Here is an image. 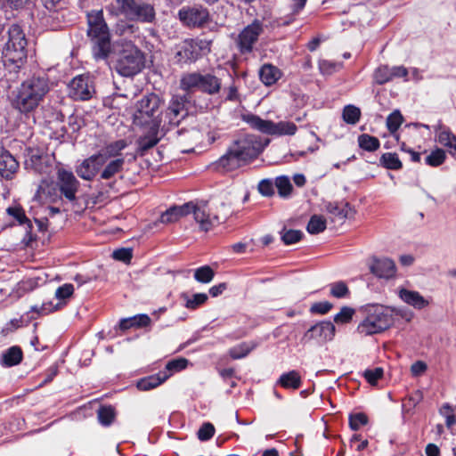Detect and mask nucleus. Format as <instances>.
Wrapping results in <instances>:
<instances>
[{"mask_svg": "<svg viewBox=\"0 0 456 456\" xmlns=\"http://www.w3.org/2000/svg\"><path fill=\"white\" fill-rule=\"evenodd\" d=\"M128 146L126 140L119 139L106 144L97 153L85 159L77 167V175L92 181L97 175L100 180H110L124 170L126 158L122 153Z\"/></svg>", "mask_w": 456, "mask_h": 456, "instance_id": "1", "label": "nucleus"}, {"mask_svg": "<svg viewBox=\"0 0 456 456\" xmlns=\"http://www.w3.org/2000/svg\"><path fill=\"white\" fill-rule=\"evenodd\" d=\"M50 90L49 79L45 74H34L26 78L10 94L12 107L21 114L33 112Z\"/></svg>", "mask_w": 456, "mask_h": 456, "instance_id": "2", "label": "nucleus"}, {"mask_svg": "<svg viewBox=\"0 0 456 456\" xmlns=\"http://www.w3.org/2000/svg\"><path fill=\"white\" fill-rule=\"evenodd\" d=\"M87 37L91 43L92 54L99 61H106L112 53L111 35L104 20L102 10L87 12Z\"/></svg>", "mask_w": 456, "mask_h": 456, "instance_id": "3", "label": "nucleus"}, {"mask_svg": "<svg viewBox=\"0 0 456 456\" xmlns=\"http://www.w3.org/2000/svg\"><path fill=\"white\" fill-rule=\"evenodd\" d=\"M7 33L8 41L3 49V61L5 67L18 70L27 61L28 40L18 24L10 26Z\"/></svg>", "mask_w": 456, "mask_h": 456, "instance_id": "4", "label": "nucleus"}, {"mask_svg": "<svg viewBox=\"0 0 456 456\" xmlns=\"http://www.w3.org/2000/svg\"><path fill=\"white\" fill-rule=\"evenodd\" d=\"M162 99L155 93H147L136 102L133 123L137 126H154L160 127Z\"/></svg>", "mask_w": 456, "mask_h": 456, "instance_id": "5", "label": "nucleus"}, {"mask_svg": "<svg viewBox=\"0 0 456 456\" xmlns=\"http://www.w3.org/2000/svg\"><path fill=\"white\" fill-rule=\"evenodd\" d=\"M363 320L357 326V332L362 336L379 334L394 323L390 310L382 305H370L363 308Z\"/></svg>", "mask_w": 456, "mask_h": 456, "instance_id": "6", "label": "nucleus"}, {"mask_svg": "<svg viewBox=\"0 0 456 456\" xmlns=\"http://www.w3.org/2000/svg\"><path fill=\"white\" fill-rule=\"evenodd\" d=\"M179 87L186 93L199 91L208 95H216L222 89V79L212 72H187L182 75Z\"/></svg>", "mask_w": 456, "mask_h": 456, "instance_id": "7", "label": "nucleus"}, {"mask_svg": "<svg viewBox=\"0 0 456 456\" xmlns=\"http://www.w3.org/2000/svg\"><path fill=\"white\" fill-rule=\"evenodd\" d=\"M211 44V40L199 37L184 39L174 47V62L180 67L195 63L210 53Z\"/></svg>", "mask_w": 456, "mask_h": 456, "instance_id": "8", "label": "nucleus"}, {"mask_svg": "<svg viewBox=\"0 0 456 456\" xmlns=\"http://www.w3.org/2000/svg\"><path fill=\"white\" fill-rule=\"evenodd\" d=\"M144 67V54L134 45H126L118 53L115 63L118 74L126 77L137 75Z\"/></svg>", "mask_w": 456, "mask_h": 456, "instance_id": "9", "label": "nucleus"}, {"mask_svg": "<svg viewBox=\"0 0 456 456\" xmlns=\"http://www.w3.org/2000/svg\"><path fill=\"white\" fill-rule=\"evenodd\" d=\"M121 14L129 20L152 23L156 19V12L151 4L142 0H116Z\"/></svg>", "mask_w": 456, "mask_h": 456, "instance_id": "10", "label": "nucleus"}, {"mask_svg": "<svg viewBox=\"0 0 456 456\" xmlns=\"http://www.w3.org/2000/svg\"><path fill=\"white\" fill-rule=\"evenodd\" d=\"M265 145L266 143L263 144L256 135L247 134L235 141L232 148L241 163L257 158Z\"/></svg>", "mask_w": 456, "mask_h": 456, "instance_id": "11", "label": "nucleus"}, {"mask_svg": "<svg viewBox=\"0 0 456 456\" xmlns=\"http://www.w3.org/2000/svg\"><path fill=\"white\" fill-rule=\"evenodd\" d=\"M178 19L187 28H203L210 21L208 8L201 4L183 6L178 11Z\"/></svg>", "mask_w": 456, "mask_h": 456, "instance_id": "12", "label": "nucleus"}, {"mask_svg": "<svg viewBox=\"0 0 456 456\" xmlns=\"http://www.w3.org/2000/svg\"><path fill=\"white\" fill-rule=\"evenodd\" d=\"M336 334V327L330 321H321L312 325L302 336L303 344L323 345L331 341Z\"/></svg>", "mask_w": 456, "mask_h": 456, "instance_id": "13", "label": "nucleus"}, {"mask_svg": "<svg viewBox=\"0 0 456 456\" xmlns=\"http://www.w3.org/2000/svg\"><path fill=\"white\" fill-rule=\"evenodd\" d=\"M264 32L263 22L255 20L246 26L238 35L236 45L241 54H249L254 50V45L258 41L259 36Z\"/></svg>", "mask_w": 456, "mask_h": 456, "instance_id": "14", "label": "nucleus"}, {"mask_svg": "<svg viewBox=\"0 0 456 456\" xmlns=\"http://www.w3.org/2000/svg\"><path fill=\"white\" fill-rule=\"evenodd\" d=\"M80 183L74 174L65 168H59L56 176V187L60 194L69 202L76 200V194L78 191Z\"/></svg>", "mask_w": 456, "mask_h": 456, "instance_id": "15", "label": "nucleus"}, {"mask_svg": "<svg viewBox=\"0 0 456 456\" xmlns=\"http://www.w3.org/2000/svg\"><path fill=\"white\" fill-rule=\"evenodd\" d=\"M94 93L93 80L87 75L75 77L69 85V94L76 101L90 100Z\"/></svg>", "mask_w": 456, "mask_h": 456, "instance_id": "16", "label": "nucleus"}, {"mask_svg": "<svg viewBox=\"0 0 456 456\" xmlns=\"http://www.w3.org/2000/svg\"><path fill=\"white\" fill-rule=\"evenodd\" d=\"M189 103L187 94H175L172 96L165 118L170 126H178L188 114L186 105Z\"/></svg>", "mask_w": 456, "mask_h": 456, "instance_id": "17", "label": "nucleus"}, {"mask_svg": "<svg viewBox=\"0 0 456 456\" xmlns=\"http://www.w3.org/2000/svg\"><path fill=\"white\" fill-rule=\"evenodd\" d=\"M47 11L44 12L41 22L51 30H57L61 27L63 15L59 11V4L62 0H40Z\"/></svg>", "mask_w": 456, "mask_h": 456, "instance_id": "18", "label": "nucleus"}, {"mask_svg": "<svg viewBox=\"0 0 456 456\" xmlns=\"http://www.w3.org/2000/svg\"><path fill=\"white\" fill-rule=\"evenodd\" d=\"M370 271L379 279L390 280L396 274V266L390 258L373 257L370 265Z\"/></svg>", "mask_w": 456, "mask_h": 456, "instance_id": "19", "label": "nucleus"}, {"mask_svg": "<svg viewBox=\"0 0 456 456\" xmlns=\"http://www.w3.org/2000/svg\"><path fill=\"white\" fill-rule=\"evenodd\" d=\"M240 166V161L231 146L223 156L211 163L209 167L218 173H227L235 170Z\"/></svg>", "mask_w": 456, "mask_h": 456, "instance_id": "20", "label": "nucleus"}, {"mask_svg": "<svg viewBox=\"0 0 456 456\" xmlns=\"http://www.w3.org/2000/svg\"><path fill=\"white\" fill-rule=\"evenodd\" d=\"M195 221L200 224V230L208 232L213 226L220 223L219 217L216 215H210L207 211V206H196L193 211Z\"/></svg>", "mask_w": 456, "mask_h": 456, "instance_id": "21", "label": "nucleus"}, {"mask_svg": "<svg viewBox=\"0 0 456 456\" xmlns=\"http://www.w3.org/2000/svg\"><path fill=\"white\" fill-rule=\"evenodd\" d=\"M398 297L403 302L417 310H422L429 305V301L419 291L401 288L398 289Z\"/></svg>", "mask_w": 456, "mask_h": 456, "instance_id": "22", "label": "nucleus"}, {"mask_svg": "<svg viewBox=\"0 0 456 456\" xmlns=\"http://www.w3.org/2000/svg\"><path fill=\"white\" fill-rule=\"evenodd\" d=\"M19 168V162L16 159L6 150L1 149L0 151V175L6 178H12V175L16 173Z\"/></svg>", "mask_w": 456, "mask_h": 456, "instance_id": "23", "label": "nucleus"}, {"mask_svg": "<svg viewBox=\"0 0 456 456\" xmlns=\"http://www.w3.org/2000/svg\"><path fill=\"white\" fill-rule=\"evenodd\" d=\"M325 211L330 215L331 221H345L352 210L351 206L347 202H327L324 205Z\"/></svg>", "mask_w": 456, "mask_h": 456, "instance_id": "24", "label": "nucleus"}, {"mask_svg": "<svg viewBox=\"0 0 456 456\" xmlns=\"http://www.w3.org/2000/svg\"><path fill=\"white\" fill-rule=\"evenodd\" d=\"M23 352L19 346H12L4 350L0 356V364L4 368L16 366L21 362Z\"/></svg>", "mask_w": 456, "mask_h": 456, "instance_id": "25", "label": "nucleus"}, {"mask_svg": "<svg viewBox=\"0 0 456 456\" xmlns=\"http://www.w3.org/2000/svg\"><path fill=\"white\" fill-rule=\"evenodd\" d=\"M170 377L167 371H159L157 374L140 379L136 383V387L140 391H149L161 385Z\"/></svg>", "mask_w": 456, "mask_h": 456, "instance_id": "26", "label": "nucleus"}, {"mask_svg": "<svg viewBox=\"0 0 456 456\" xmlns=\"http://www.w3.org/2000/svg\"><path fill=\"white\" fill-rule=\"evenodd\" d=\"M285 389L297 390L302 386V378L297 370L282 373L275 383Z\"/></svg>", "mask_w": 456, "mask_h": 456, "instance_id": "27", "label": "nucleus"}, {"mask_svg": "<svg viewBox=\"0 0 456 456\" xmlns=\"http://www.w3.org/2000/svg\"><path fill=\"white\" fill-rule=\"evenodd\" d=\"M281 76V70L272 64H264L259 70V77L267 86L274 85Z\"/></svg>", "mask_w": 456, "mask_h": 456, "instance_id": "28", "label": "nucleus"}, {"mask_svg": "<svg viewBox=\"0 0 456 456\" xmlns=\"http://www.w3.org/2000/svg\"><path fill=\"white\" fill-rule=\"evenodd\" d=\"M243 120L248 124L253 129L261 133L270 134L272 120H265L255 114H248L243 117Z\"/></svg>", "mask_w": 456, "mask_h": 456, "instance_id": "29", "label": "nucleus"}, {"mask_svg": "<svg viewBox=\"0 0 456 456\" xmlns=\"http://www.w3.org/2000/svg\"><path fill=\"white\" fill-rule=\"evenodd\" d=\"M145 127H148V133L138 140L139 147L143 151L154 147L159 141L158 137L159 127L156 129H154V126H146Z\"/></svg>", "mask_w": 456, "mask_h": 456, "instance_id": "30", "label": "nucleus"}, {"mask_svg": "<svg viewBox=\"0 0 456 456\" xmlns=\"http://www.w3.org/2000/svg\"><path fill=\"white\" fill-rule=\"evenodd\" d=\"M297 126L293 122L280 121L275 123L272 121L270 135H294L297 133Z\"/></svg>", "mask_w": 456, "mask_h": 456, "instance_id": "31", "label": "nucleus"}, {"mask_svg": "<svg viewBox=\"0 0 456 456\" xmlns=\"http://www.w3.org/2000/svg\"><path fill=\"white\" fill-rule=\"evenodd\" d=\"M359 147L366 151L372 152L380 147L379 140L368 134H362L358 136Z\"/></svg>", "mask_w": 456, "mask_h": 456, "instance_id": "32", "label": "nucleus"}, {"mask_svg": "<svg viewBox=\"0 0 456 456\" xmlns=\"http://www.w3.org/2000/svg\"><path fill=\"white\" fill-rule=\"evenodd\" d=\"M327 221L324 216L321 215H314L306 225V231L310 234H319L325 231Z\"/></svg>", "mask_w": 456, "mask_h": 456, "instance_id": "33", "label": "nucleus"}, {"mask_svg": "<svg viewBox=\"0 0 456 456\" xmlns=\"http://www.w3.org/2000/svg\"><path fill=\"white\" fill-rule=\"evenodd\" d=\"M115 408L111 405L101 406L97 411V418L102 426H110L115 419Z\"/></svg>", "mask_w": 456, "mask_h": 456, "instance_id": "34", "label": "nucleus"}, {"mask_svg": "<svg viewBox=\"0 0 456 456\" xmlns=\"http://www.w3.org/2000/svg\"><path fill=\"white\" fill-rule=\"evenodd\" d=\"M380 165L389 170H399L403 165L399 157L395 152L383 153L379 159Z\"/></svg>", "mask_w": 456, "mask_h": 456, "instance_id": "35", "label": "nucleus"}, {"mask_svg": "<svg viewBox=\"0 0 456 456\" xmlns=\"http://www.w3.org/2000/svg\"><path fill=\"white\" fill-rule=\"evenodd\" d=\"M256 344L254 342H243L240 345H237L230 349V356L232 359H241L247 356L255 347Z\"/></svg>", "mask_w": 456, "mask_h": 456, "instance_id": "36", "label": "nucleus"}, {"mask_svg": "<svg viewBox=\"0 0 456 456\" xmlns=\"http://www.w3.org/2000/svg\"><path fill=\"white\" fill-rule=\"evenodd\" d=\"M343 120L349 125H355L361 118V110L352 104L344 107L342 111Z\"/></svg>", "mask_w": 456, "mask_h": 456, "instance_id": "37", "label": "nucleus"}, {"mask_svg": "<svg viewBox=\"0 0 456 456\" xmlns=\"http://www.w3.org/2000/svg\"><path fill=\"white\" fill-rule=\"evenodd\" d=\"M182 297L185 300L184 306L188 309H196L208 300V297L206 293H196L191 297L187 294H183Z\"/></svg>", "mask_w": 456, "mask_h": 456, "instance_id": "38", "label": "nucleus"}, {"mask_svg": "<svg viewBox=\"0 0 456 456\" xmlns=\"http://www.w3.org/2000/svg\"><path fill=\"white\" fill-rule=\"evenodd\" d=\"M392 79L391 69L387 65L378 67L373 73V81L377 85H384Z\"/></svg>", "mask_w": 456, "mask_h": 456, "instance_id": "39", "label": "nucleus"}, {"mask_svg": "<svg viewBox=\"0 0 456 456\" xmlns=\"http://www.w3.org/2000/svg\"><path fill=\"white\" fill-rule=\"evenodd\" d=\"M446 159L445 151L443 149L436 148L432 151L425 159V163L430 167H439Z\"/></svg>", "mask_w": 456, "mask_h": 456, "instance_id": "40", "label": "nucleus"}, {"mask_svg": "<svg viewBox=\"0 0 456 456\" xmlns=\"http://www.w3.org/2000/svg\"><path fill=\"white\" fill-rule=\"evenodd\" d=\"M275 186L281 197L286 198L290 195L293 186L288 176L281 175L275 179Z\"/></svg>", "mask_w": 456, "mask_h": 456, "instance_id": "41", "label": "nucleus"}, {"mask_svg": "<svg viewBox=\"0 0 456 456\" xmlns=\"http://www.w3.org/2000/svg\"><path fill=\"white\" fill-rule=\"evenodd\" d=\"M25 168L28 170H32L35 173L41 174L44 172V164L42 157L38 154H31L28 159H26Z\"/></svg>", "mask_w": 456, "mask_h": 456, "instance_id": "42", "label": "nucleus"}, {"mask_svg": "<svg viewBox=\"0 0 456 456\" xmlns=\"http://www.w3.org/2000/svg\"><path fill=\"white\" fill-rule=\"evenodd\" d=\"M215 276L213 269L208 265H203L194 271V279L201 283L210 282Z\"/></svg>", "mask_w": 456, "mask_h": 456, "instance_id": "43", "label": "nucleus"}, {"mask_svg": "<svg viewBox=\"0 0 456 456\" xmlns=\"http://www.w3.org/2000/svg\"><path fill=\"white\" fill-rule=\"evenodd\" d=\"M84 125V120L78 115L71 114L68 118L67 126L62 127V131L65 134H76Z\"/></svg>", "mask_w": 456, "mask_h": 456, "instance_id": "44", "label": "nucleus"}, {"mask_svg": "<svg viewBox=\"0 0 456 456\" xmlns=\"http://www.w3.org/2000/svg\"><path fill=\"white\" fill-rule=\"evenodd\" d=\"M303 236H304V233L299 230L283 229L281 232V240L286 245H291V244L298 242L302 239Z\"/></svg>", "mask_w": 456, "mask_h": 456, "instance_id": "45", "label": "nucleus"}, {"mask_svg": "<svg viewBox=\"0 0 456 456\" xmlns=\"http://www.w3.org/2000/svg\"><path fill=\"white\" fill-rule=\"evenodd\" d=\"M403 118L399 110H394L387 118V127L391 134L395 133L402 125Z\"/></svg>", "mask_w": 456, "mask_h": 456, "instance_id": "46", "label": "nucleus"}, {"mask_svg": "<svg viewBox=\"0 0 456 456\" xmlns=\"http://www.w3.org/2000/svg\"><path fill=\"white\" fill-rule=\"evenodd\" d=\"M188 364L189 361L186 358L180 357L177 359H173L167 362L164 371H167V373H170L171 376L174 372L184 370L188 366Z\"/></svg>", "mask_w": 456, "mask_h": 456, "instance_id": "47", "label": "nucleus"}, {"mask_svg": "<svg viewBox=\"0 0 456 456\" xmlns=\"http://www.w3.org/2000/svg\"><path fill=\"white\" fill-rule=\"evenodd\" d=\"M216 429L212 423L204 422L197 432V437L201 442L210 440L215 435Z\"/></svg>", "mask_w": 456, "mask_h": 456, "instance_id": "48", "label": "nucleus"}, {"mask_svg": "<svg viewBox=\"0 0 456 456\" xmlns=\"http://www.w3.org/2000/svg\"><path fill=\"white\" fill-rule=\"evenodd\" d=\"M384 375V370L381 367H376L374 369H367L363 371L362 376L367 380V382L374 386L377 384L378 380L380 379Z\"/></svg>", "mask_w": 456, "mask_h": 456, "instance_id": "49", "label": "nucleus"}, {"mask_svg": "<svg viewBox=\"0 0 456 456\" xmlns=\"http://www.w3.org/2000/svg\"><path fill=\"white\" fill-rule=\"evenodd\" d=\"M330 287V295L336 298H343L349 294V289L344 281L333 282Z\"/></svg>", "mask_w": 456, "mask_h": 456, "instance_id": "50", "label": "nucleus"}, {"mask_svg": "<svg viewBox=\"0 0 456 456\" xmlns=\"http://www.w3.org/2000/svg\"><path fill=\"white\" fill-rule=\"evenodd\" d=\"M6 213L13 217L17 224H23L28 221L24 209L20 206H11L6 208Z\"/></svg>", "mask_w": 456, "mask_h": 456, "instance_id": "51", "label": "nucleus"}, {"mask_svg": "<svg viewBox=\"0 0 456 456\" xmlns=\"http://www.w3.org/2000/svg\"><path fill=\"white\" fill-rule=\"evenodd\" d=\"M368 423V417L363 412H357L349 415V427L353 430H358Z\"/></svg>", "mask_w": 456, "mask_h": 456, "instance_id": "52", "label": "nucleus"}, {"mask_svg": "<svg viewBox=\"0 0 456 456\" xmlns=\"http://www.w3.org/2000/svg\"><path fill=\"white\" fill-rule=\"evenodd\" d=\"M354 314V310L349 306H343L339 313L335 314L334 316V322L336 323H348L351 322L353 315Z\"/></svg>", "mask_w": 456, "mask_h": 456, "instance_id": "53", "label": "nucleus"}, {"mask_svg": "<svg viewBox=\"0 0 456 456\" xmlns=\"http://www.w3.org/2000/svg\"><path fill=\"white\" fill-rule=\"evenodd\" d=\"M112 257L115 260L125 264L130 263L133 257V249L131 248H120L113 251Z\"/></svg>", "mask_w": 456, "mask_h": 456, "instance_id": "54", "label": "nucleus"}, {"mask_svg": "<svg viewBox=\"0 0 456 456\" xmlns=\"http://www.w3.org/2000/svg\"><path fill=\"white\" fill-rule=\"evenodd\" d=\"M341 67V64L338 62L323 60L319 63V69L322 74L323 75H331L334 72L338 71Z\"/></svg>", "mask_w": 456, "mask_h": 456, "instance_id": "55", "label": "nucleus"}, {"mask_svg": "<svg viewBox=\"0 0 456 456\" xmlns=\"http://www.w3.org/2000/svg\"><path fill=\"white\" fill-rule=\"evenodd\" d=\"M333 307V305L329 301H321L313 304L310 307V313L313 314H326Z\"/></svg>", "mask_w": 456, "mask_h": 456, "instance_id": "56", "label": "nucleus"}, {"mask_svg": "<svg viewBox=\"0 0 456 456\" xmlns=\"http://www.w3.org/2000/svg\"><path fill=\"white\" fill-rule=\"evenodd\" d=\"M456 138V135L453 134L448 129L441 130L436 134V141L445 148H448L453 142V139Z\"/></svg>", "mask_w": 456, "mask_h": 456, "instance_id": "57", "label": "nucleus"}, {"mask_svg": "<svg viewBox=\"0 0 456 456\" xmlns=\"http://www.w3.org/2000/svg\"><path fill=\"white\" fill-rule=\"evenodd\" d=\"M258 191L265 197H270L274 194V185L272 180L263 179L258 183Z\"/></svg>", "mask_w": 456, "mask_h": 456, "instance_id": "58", "label": "nucleus"}, {"mask_svg": "<svg viewBox=\"0 0 456 456\" xmlns=\"http://www.w3.org/2000/svg\"><path fill=\"white\" fill-rule=\"evenodd\" d=\"M74 292V287L70 283H65L60 286L55 291V297L59 300H64L72 296Z\"/></svg>", "mask_w": 456, "mask_h": 456, "instance_id": "59", "label": "nucleus"}, {"mask_svg": "<svg viewBox=\"0 0 456 456\" xmlns=\"http://www.w3.org/2000/svg\"><path fill=\"white\" fill-rule=\"evenodd\" d=\"M177 210L178 208H175V206L169 208L161 214L159 221L162 224H169L176 221L180 217Z\"/></svg>", "mask_w": 456, "mask_h": 456, "instance_id": "60", "label": "nucleus"}, {"mask_svg": "<svg viewBox=\"0 0 456 456\" xmlns=\"http://www.w3.org/2000/svg\"><path fill=\"white\" fill-rule=\"evenodd\" d=\"M225 91L227 93L224 98L225 101L234 102L240 101L238 87L234 83L231 84L227 88H225Z\"/></svg>", "mask_w": 456, "mask_h": 456, "instance_id": "61", "label": "nucleus"}, {"mask_svg": "<svg viewBox=\"0 0 456 456\" xmlns=\"http://www.w3.org/2000/svg\"><path fill=\"white\" fill-rule=\"evenodd\" d=\"M406 400L411 408H415L423 400V393L419 389L415 390L407 396Z\"/></svg>", "mask_w": 456, "mask_h": 456, "instance_id": "62", "label": "nucleus"}, {"mask_svg": "<svg viewBox=\"0 0 456 456\" xmlns=\"http://www.w3.org/2000/svg\"><path fill=\"white\" fill-rule=\"evenodd\" d=\"M134 318L135 328L147 327L151 323V318L148 314H141L133 316Z\"/></svg>", "mask_w": 456, "mask_h": 456, "instance_id": "63", "label": "nucleus"}, {"mask_svg": "<svg viewBox=\"0 0 456 456\" xmlns=\"http://www.w3.org/2000/svg\"><path fill=\"white\" fill-rule=\"evenodd\" d=\"M428 369L427 364L422 361H417L411 366V371L413 376H419Z\"/></svg>", "mask_w": 456, "mask_h": 456, "instance_id": "64", "label": "nucleus"}]
</instances>
